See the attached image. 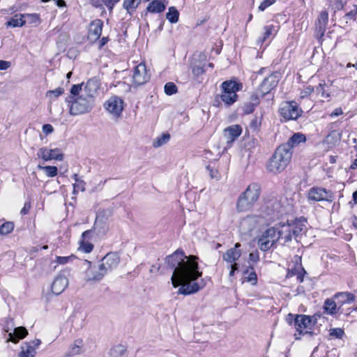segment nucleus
I'll return each instance as SVG.
<instances>
[{
  "label": "nucleus",
  "instance_id": "obj_38",
  "mask_svg": "<svg viewBox=\"0 0 357 357\" xmlns=\"http://www.w3.org/2000/svg\"><path fill=\"white\" fill-rule=\"evenodd\" d=\"M170 139V135L168 133H163L158 136L153 142V146L155 148H158L168 142Z\"/></svg>",
  "mask_w": 357,
  "mask_h": 357
},
{
  "label": "nucleus",
  "instance_id": "obj_39",
  "mask_svg": "<svg viewBox=\"0 0 357 357\" xmlns=\"http://www.w3.org/2000/svg\"><path fill=\"white\" fill-rule=\"evenodd\" d=\"M24 19L26 20V22L37 26L40 24V16L38 14H24Z\"/></svg>",
  "mask_w": 357,
  "mask_h": 357
},
{
  "label": "nucleus",
  "instance_id": "obj_41",
  "mask_svg": "<svg viewBox=\"0 0 357 357\" xmlns=\"http://www.w3.org/2000/svg\"><path fill=\"white\" fill-rule=\"evenodd\" d=\"M14 229V224L12 222H6L0 226V234H8Z\"/></svg>",
  "mask_w": 357,
  "mask_h": 357
},
{
  "label": "nucleus",
  "instance_id": "obj_20",
  "mask_svg": "<svg viewBox=\"0 0 357 357\" xmlns=\"http://www.w3.org/2000/svg\"><path fill=\"white\" fill-rule=\"evenodd\" d=\"M242 128L239 125H232L224 130V137L228 144L233 143L241 134Z\"/></svg>",
  "mask_w": 357,
  "mask_h": 357
},
{
  "label": "nucleus",
  "instance_id": "obj_34",
  "mask_svg": "<svg viewBox=\"0 0 357 357\" xmlns=\"http://www.w3.org/2000/svg\"><path fill=\"white\" fill-rule=\"evenodd\" d=\"M306 271L303 267L300 266L298 268H295L294 270L289 271L287 274V276H293L296 275V280L298 282L301 283L304 280V276L306 274Z\"/></svg>",
  "mask_w": 357,
  "mask_h": 357
},
{
  "label": "nucleus",
  "instance_id": "obj_30",
  "mask_svg": "<svg viewBox=\"0 0 357 357\" xmlns=\"http://www.w3.org/2000/svg\"><path fill=\"white\" fill-rule=\"evenodd\" d=\"M25 23L26 20L24 19V14H15L6 23V26L7 27H21Z\"/></svg>",
  "mask_w": 357,
  "mask_h": 357
},
{
  "label": "nucleus",
  "instance_id": "obj_8",
  "mask_svg": "<svg viewBox=\"0 0 357 357\" xmlns=\"http://www.w3.org/2000/svg\"><path fill=\"white\" fill-rule=\"evenodd\" d=\"M279 113L284 121L296 120L301 116L303 110L295 101H284L280 105Z\"/></svg>",
  "mask_w": 357,
  "mask_h": 357
},
{
  "label": "nucleus",
  "instance_id": "obj_29",
  "mask_svg": "<svg viewBox=\"0 0 357 357\" xmlns=\"http://www.w3.org/2000/svg\"><path fill=\"white\" fill-rule=\"evenodd\" d=\"M166 6L162 2L153 0L148 4L146 10L151 13H160L163 12Z\"/></svg>",
  "mask_w": 357,
  "mask_h": 357
},
{
  "label": "nucleus",
  "instance_id": "obj_53",
  "mask_svg": "<svg viewBox=\"0 0 357 357\" xmlns=\"http://www.w3.org/2000/svg\"><path fill=\"white\" fill-rule=\"evenodd\" d=\"M314 89L312 86H307L303 91L301 92V98H304L308 96H310L313 91Z\"/></svg>",
  "mask_w": 357,
  "mask_h": 357
},
{
  "label": "nucleus",
  "instance_id": "obj_33",
  "mask_svg": "<svg viewBox=\"0 0 357 357\" xmlns=\"http://www.w3.org/2000/svg\"><path fill=\"white\" fill-rule=\"evenodd\" d=\"M334 297L336 298H340L339 302L342 304L351 303L355 301V296L348 291L337 293L335 294Z\"/></svg>",
  "mask_w": 357,
  "mask_h": 357
},
{
  "label": "nucleus",
  "instance_id": "obj_46",
  "mask_svg": "<svg viewBox=\"0 0 357 357\" xmlns=\"http://www.w3.org/2000/svg\"><path fill=\"white\" fill-rule=\"evenodd\" d=\"M326 83L324 82L323 83H320L319 86L316 87V92L318 95H320L321 98H328L330 96L329 93H326L324 90V86Z\"/></svg>",
  "mask_w": 357,
  "mask_h": 357
},
{
  "label": "nucleus",
  "instance_id": "obj_64",
  "mask_svg": "<svg viewBox=\"0 0 357 357\" xmlns=\"http://www.w3.org/2000/svg\"><path fill=\"white\" fill-rule=\"evenodd\" d=\"M294 318H295V316L294 314L289 313L286 318V321L288 324L291 325L293 323L294 324Z\"/></svg>",
  "mask_w": 357,
  "mask_h": 357
},
{
  "label": "nucleus",
  "instance_id": "obj_40",
  "mask_svg": "<svg viewBox=\"0 0 357 357\" xmlns=\"http://www.w3.org/2000/svg\"><path fill=\"white\" fill-rule=\"evenodd\" d=\"M79 249L85 253H90L93 249V245L86 240H80Z\"/></svg>",
  "mask_w": 357,
  "mask_h": 357
},
{
  "label": "nucleus",
  "instance_id": "obj_22",
  "mask_svg": "<svg viewBox=\"0 0 357 357\" xmlns=\"http://www.w3.org/2000/svg\"><path fill=\"white\" fill-rule=\"evenodd\" d=\"M240 247L241 244L236 243L234 248L227 250L222 255L223 260L229 264L236 261L241 255V251L239 249Z\"/></svg>",
  "mask_w": 357,
  "mask_h": 357
},
{
  "label": "nucleus",
  "instance_id": "obj_5",
  "mask_svg": "<svg viewBox=\"0 0 357 357\" xmlns=\"http://www.w3.org/2000/svg\"><path fill=\"white\" fill-rule=\"evenodd\" d=\"M221 87L222 93L216 98L220 97L227 106H230L237 100L236 93L242 89V84L233 80H227L222 83Z\"/></svg>",
  "mask_w": 357,
  "mask_h": 357
},
{
  "label": "nucleus",
  "instance_id": "obj_49",
  "mask_svg": "<svg viewBox=\"0 0 357 357\" xmlns=\"http://www.w3.org/2000/svg\"><path fill=\"white\" fill-rule=\"evenodd\" d=\"M206 170L208 172L210 177L218 180L220 178V174L217 169H213L211 165L206 167Z\"/></svg>",
  "mask_w": 357,
  "mask_h": 357
},
{
  "label": "nucleus",
  "instance_id": "obj_16",
  "mask_svg": "<svg viewBox=\"0 0 357 357\" xmlns=\"http://www.w3.org/2000/svg\"><path fill=\"white\" fill-rule=\"evenodd\" d=\"M132 79L134 83L137 85H142L149 80L150 75L147 73L144 63H140L137 66H135Z\"/></svg>",
  "mask_w": 357,
  "mask_h": 357
},
{
  "label": "nucleus",
  "instance_id": "obj_59",
  "mask_svg": "<svg viewBox=\"0 0 357 357\" xmlns=\"http://www.w3.org/2000/svg\"><path fill=\"white\" fill-rule=\"evenodd\" d=\"M53 130V127L50 124H45L43 126V132L46 135L52 133Z\"/></svg>",
  "mask_w": 357,
  "mask_h": 357
},
{
  "label": "nucleus",
  "instance_id": "obj_12",
  "mask_svg": "<svg viewBox=\"0 0 357 357\" xmlns=\"http://www.w3.org/2000/svg\"><path fill=\"white\" fill-rule=\"evenodd\" d=\"M38 158H42L45 161L56 160L62 161L63 160V154L59 149H49L47 147L40 148L37 154Z\"/></svg>",
  "mask_w": 357,
  "mask_h": 357
},
{
  "label": "nucleus",
  "instance_id": "obj_6",
  "mask_svg": "<svg viewBox=\"0 0 357 357\" xmlns=\"http://www.w3.org/2000/svg\"><path fill=\"white\" fill-rule=\"evenodd\" d=\"M71 102L69 112L73 116H77L89 113L94 106V99L81 95L74 100H68Z\"/></svg>",
  "mask_w": 357,
  "mask_h": 357
},
{
  "label": "nucleus",
  "instance_id": "obj_44",
  "mask_svg": "<svg viewBox=\"0 0 357 357\" xmlns=\"http://www.w3.org/2000/svg\"><path fill=\"white\" fill-rule=\"evenodd\" d=\"M261 116H255L250 123V128L255 131L259 130L261 124Z\"/></svg>",
  "mask_w": 357,
  "mask_h": 357
},
{
  "label": "nucleus",
  "instance_id": "obj_62",
  "mask_svg": "<svg viewBox=\"0 0 357 357\" xmlns=\"http://www.w3.org/2000/svg\"><path fill=\"white\" fill-rule=\"evenodd\" d=\"M93 231L91 229L86 230L84 231L82 234V239L81 240H86L89 239L91 238V235L92 234Z\"/></svg>",
  "mask_w": 357,
  "mask_h": 357
},
{
  "label": "nucleus",
  "instance_id": "obj_45",
  "mask_svg": "<svg viewBox=\"0 0 357 357\" xmlns=\"http://www.w3.org/2000/svg\"><path fill=\"white\" fill-rule=\"evenodd\" d=\"M86 183L80 179L73 184V194H76L78 191L84 192L85 190Z\"/></svg>",
  "mask_w": 357,
  "mask_h": 357
},
{
  "label": "nucleus",
  "instance_id": "obj_21",
  "mask_svg": "<svg viewBox=\"0 0 357 357\" xmlns=\"http://www.w3.org/2000/svg\"><path fill=\"white\" fill-rule=\"evenodd\" d=\"M103 22L101 20H95L91 22L89 29V38L91 40H98L102 33Z\"/></svg>",
  "mask_w": 357,
  "mask_h": 357
},
{
  "label": "nucleus",
  "instance_id": "obj_37",
  "mask_svg": "<svg viewBox=\"0 0 357 357\" xmlns=\"http://www.w3.org/2000/svg\"><path fill=\"white\" fill-rule=\"evenodd\" d=\"M37 168L43 170L48 177H54L58 174V168L56 166H42L38 165Z\"/></svg>",
  "mask_w": 357,
  "mask_h": 357
},
{
  "label": "nucleus",
  "instance_id": "obj_58",
  "mask_svg": "<svg viewBox=\"0 0 357 357\" xmlns=\"http://www.w3.org/2000/svg\"><path fill=\"white\" fill-rule=\"evenodd\" d=\"M255 106L250 102L245 104L244 106V112L245 114H251L255 110Z\"/></svg>",
  "mask_w": 357,
  "mask_h": 357
},
{
  "label": "nucleus",
  "instance_id": "obj_52",
  "mask_svg": "<svg viewBox=\"0 0 357 357\" xmlns=\"http://www.w3.org/2000/svg\"><path fill=\"white\" fill-rule=\"evenodd\" d=\"M357 16V8L356 5L354 6V9L345 14L346 19L356 20Z\"/></svg>",
  "mask_w": 357,
  "mask_h": 357
},
{
  "label": "nucleus",
  "instance_id": "obj_55",
  "mask_svg": "<svg viewBox=\"0 0 357 357\" xmlns=\"http://www.w3.org/2000/svg\"><path fill=\"white\" fill-rule=\"evenodd\" d=\"M259 260V255L258 251L250 253L249 261L252 263H257Z\"/></svg>",
  "mask_w": 357,
  "mask_h": 357
},
{
  "label": "nucleus",
  "instance_id": "obj_31",
  "mask_svg": "<svg viewBox=\"0 0 357 357\" xmlns=\"http://www.w3.org/2000/svg\"><path fill=\"white\" fill-rule=\"evenodd\" d=\"M324 312L334 315L337 312V304L332 298H327L324 305Z\"/></svg>",
  "mask_w": 357,
  "mask_h": 357
},
{
  "label": "nucleus",
  "instance_id": "obj_32",
  "mask_svg": "<svg viewBox=\"0 0 357 357\" xmlns=\"http://www.w3.org/2000/svg\"><path fill=\"white\" fill-rule=\"evenodd\" d=\"M244 279L247 282H251L252 284H257V274L254 270V268L252 266H249L244 271H243Z\"/></svg>",
  "mask_w": 357,
  "mask_h": 357
},
{
  "label": "nucleus",
  "instance_id": "obj_7",
  "mask_svg": "<svg viewBox=\"0 0 357 357\" xmlns=\"http://www.w3.org/2000/svg\"><path fill=\"white\" fill-rule=\"evenodd\" d=\"M278 241L277 227H275L266 229L257 238V245L263 252H266L273 248H275Z\"/></svg>",
  "mask_w": 357,
  "mask_h": 357
},
{
  "label": "nucleus",
  "instance_id": "obj_28",
  "mask_svg": "<svg viewBox=\"0 0 357 357\" xmlns=\"http://www.w3.org/2000/svg\"><path fill=\"white\" fill-rule=\"evenodd\" d=\"M306 140L305 136L303 134L300 132H297L294 134L287 141V143L283 144L282 145H288L289 151H292L291 149L293 147L298 145L301 142H305Z\"/></svg>",
  "mask_w": 357,
  "mask_h": 357
},
{
  "label": "nucleus",
  "instance_id": "obj_42",
  "mask_svg": "<svg viewBox=\"0 0 357 357\" xmlns=\"http://www.w3.org/2000/svg\"><path fill=\"white\" fill-rule=\"evenodd\" d=\"M264 33L262 38H259V41L260 43H264L266 40L271 36L273 35V32L274 31V26L272 25L270 26H266L264 28Z\"/></svg>",
  "mask_w": 357,
  "mask_h": 357
},
{
  "label": "nucleus",
  "instance_id": "obj_61",
  "mask_svg": "<svg viewBox=\"0 0 357 357\" xmlns=\"http://www.w3.org/2000/svg\"><path fill=\"white\" fill-rule=\"evenodd\" d=\"M10 66V61L0 60V70H7Z\"/></svg>",
  "mask_w": 357,
  "mask_h": 357
},
{
  "label": "nucleus",
  "instance_id": "obj_50",
  "mask_svg": "<svg viewBox=\"0 0 357 357\" xmlns=\"http://www.w3.org/2000/svg\"><path fill=\"white\" fill-rule=\"evenodd\" d=\"M64 92V89L61 87L56 88L54 90H50L47 92V96H54L55 98L59 97Z\"/></svg>",
  "mask_w": 357,
  "mask_h": 357
},
{
  "label": "nucleus",
  "instance_id": "obj_24",
  "mask_svg": "<svg viewBox=\"0 0 357 357\" xmlns=\"http://www.w3.org/2000/svg\"><path fill=\"white\" fill-rule=\"evenodd\" d=\"M28 335L27 329L24 326L16 327L13 333H8L7 342H12L17 344L20 340L26 337Z\"/></svg>",
  "mask_w": 357,
  "mask_h": 357
},
{
  "label": "nucleus",
  "instance_id": "obj_9",
  "mask_svg": "<svg viewBox=\"0 0 357 357\" xmlns=\"http://www.w3.org/2000/svg\"><path fill=\"white\" fill-rule=\"evenodd\" d=\"M307 199L310 202H333L334 194L330 190L321 187H312L307 191Z\"/></svg>",
  "mask_w": 357,
  "mask_h": 357
},
{
  "label": "nucleus",
  "instance_id": "obj_25",
  "mask_svg": "<svg viewBox=\"0 0 357 357\" xmlns=\"http://www.w3.org/2000/svg\"><path fill=\"white\" fill-rule=\"evenodd\" d=\"M85 351L84 348L83 341L82 339H77L74 341L73 344L69 347L68 351L66 354V357H71L75 355H79Z\"/></svg>",
  "mask_w": 357,
  "mask_h": 357
},
{
  "label": "nucleus",
  "instance_id": "obj_19",
  "mask_svg": "<svg viewBox=\"0 0 357 357\" xmlns=\"http://www.w3.org/2000/svg\"><path fill=\"white\" fill-rule=\"evenodd\" d=\"M312 319L310 316L305 314H296L294 318V327L296 331L301 335L303 334V331L311 329Z\"/></svg>",
  "mask_w": 357,
  "mask_h": 357
},
{
  "label": "nucleus",
  "instance_id": "obj_51",
  "mask_svg": "<svg viewBox=\"0 0 357 357\" xmlns=\"http://www.w3.org/2000/svg\"><path fill=\"white\" fill-rule=\"evenodd\" d=\"M276 0H264L259 6V11H264L265 9L273 5Z\"/></svg>",
  "mask_w": 357,
  "mask_h": 357
},
{
  "label": "nucleus",
  "instance_id": "obj_1",
  "mask_svg": "<svg viewBox=\"0 0 357 357\" xmlns=\"http://www.w3.org/2000/svg\"><path fill=\"white\" fill-rule=\"evenodd\" d=\"M198 257L195 255L186 256L181 250H176L165 258L169 267L174 269L171 278L174 287L181 286L178 294L190 295L197 292L205 286L203 280L197 281L202 275L199 271Z\"/></svg>",
  "mask_w": 357,
  "mask_h": 357
},
{
  "label": "nucleus",
  "instance_id": "obj_56",
  "mask_svg": "<svg viewBox=\"0 0 357 357\" xmlns=\"http://www.w3.org/2000/svg\"><path fill=\"white\" fill-rule=\"evenodd\" d=\"M82 84L73 85V86L71 87V89H70V93L73 96H76V95L79 94V91L82 89Z\"/></svg>",
  "mask_w": 357,
  "mask_h": 357
},
{
  "label": "nucleus",
  "instance_id": "obj_60",
  "mask_svg": "<svg viewBox=\"0 0 357 357\" xmlns=\"http://www.w3.org/2000/svg\"><path fill=\"white\" fill-rule=\"evenodd\" d=\"M343 114V111L341 107L335 108L333 112L330 114L331 117L338 116Z\"/></svg>",
  "mask_w": 357,
  "mask_h": 357
},
{
  "label": "nucleus",
  "instance_id": "obj_10",
  "mask_svg": "<svg viewBox=\"0 0 357 357\" xmlns=\"http://www.w3.org/2000/svg\"><path fill=\"white\" fill-rule=\"evenodd\" d=\"M263 211L271 216H278L282 213L284 209L282 206L280 199L274 196L268 197L264 202Z\"/></svg>",
  "mask_w": 357,
  "mask_h": 357
},
{
  "label": "nucleus",
  "instance_id": "obj_48",
  "mask_svg": "<svg viewBox=\"0 0 357 357\" xmlns=\"http://www.w3.org/2000/svg\"><path fill=\"white\" fill-rule=\"evenodd\" d=\"M75 258V257L73 255H71L68 257H57L56 262L59 264H66L68 263L69 261H73V259Z\"/></svg>",
  "mask_w": 357,
  "mask_h": 357
},
{
  "label": "nucleus",
  "instance_id": "obj_2",
  "mask_svg": "<svg viewBox=\"0 0 357 357\" xmlns=\"http://www.w3.org/2000/svg\"><path fill=\"white\" fill-rule=\"evenodd\" d=\"M288 149V145H280L276 149L266 164L268 172L277 174L287 168L292 157V151H289Z\"/></svg>",
  "mask_w": 357,
  "mask_h": 357
},
{
  "label": "nucleus",
  "instance_id": "obj_43",
  "mask_svg": "<svg viewBox=\"0 0 357 357\" xmlns=\"http://www.w3.org/2000/svg\"><path fill=\"white\" fill-rule=\"evenodd\" d=\"M164 89L165 93L168 96H172L177 92V87L176 84L173 82L166 83Z\"/></svg>",
  "mask_w": 357,
  "mask_h": 357
},
{
  "label": "nucleus",
  "instance_id": "obj_13",
  "mask_svg": "<svg viewBox=\"0 0 357 357\" xmlns=\"http://www.w3.org/2000/svg\"><path fill=\"white\" fill-rule=\"evenodd\" d=\"M120 263V257L115 252L107 253L101 261V266L105 270L106 273L117 268Z\"/></svg>",
  "mask_w": 357,
  "mask_h": 357
},
{
  "label": "nucleus",
  "instance_id": "obj_14",
  "mask_svg": "<svg viewBox=\"0 0 357 357\" xmlns=\"http://www.w3.org/2000/svg\"><path fill=\"white\" fill-rule=\"evenodd\" d=\"M66 271H61L54 279L52 284V291L56 294H61L68 285V280Z\"/></svg>",
  "mask_w": 357,
  "mask_h": 357
},
{
  "label": "nucleus",
  "instance_id": "obj_15",
  "mask_svg": "<svg viewBox=\"0 0 357 357\" xmlns=\"http://www.w3.org/2000/svg\"><path fill=\"white\" fill-rule=\"evenodd\" d=\"M89 264L88 271L86 273V280L88 281H100L107 274L105 270L101 266V264L98 266H91V262L86 261Z\"/></svg>",
  "mask_w": 357,
  "mask_h": 357
},
{
  "label": "nucleus",
  "instance_id": "obj_47",
  "mask_svg": "<svg viewBox=\"0 0 357 357\" xmlns=\"http://www.w3.org/2000/svg\"><path fill=\"white\" fill-rule=\"evenodd\" d=\"M329 332L330 336L339 339H341L343 337V335L344 334V331L340 328H332L329 331Z\"/></svg>",
  "mask_w": 357,
  "mask_h": 357
},
{
  "label": "nucleus",
  "instance_id": "obj_36",
  "mask_svg": "<svg viewBox=\"0 0 357 357\" xmlns=\"http://www.w3.org/2000/svg\"><path fill=\"white\" fill-rule=\"evenodd\" d=\"M142 0H124L123 8L131 14L135 10Z\"/></svg>",
  "mask_w": 357,
  "mask_h": 357
},
{
  "label": "nucleus",
  "instance_id": "obj_63",
  "mask_svg": "<svg viewBox=\"0 0 357 357\" xmlns=\"http://www.w3.org/2000/svg\"><path fill=\"white\" fill-rule=\"evenodd\" d=\"M30 209V204L25 203L24 207L22 208L20 213L22 215H26Z\"/></svg>",
  "mask_w": 357,
  "mask_h": 357
},
{
  "label": "nucleus",
  "instance_id": "obj_17",
  "mask_svg": "<svg viewBox=\"0 0 357 357\" xmlns=\"http://www.w3.org/2000/svg\"><path fill=\"white\" fill-rule=\"evenodd\" d=\"M41 344L39 339L24 342L21 347V351L18 354V357H34L36 354V349Z\"/></svg>",
  "mask_w": 357,
  "mask_h": 357
},
{
  "label": "nucleus",
  "instance_id": "obj_4",
  "mask_svg": "<svg viewBox=\"0 0 357 357\" xmlns=\"http://www.w3.org/2000/svg\"><path fill=\"white\" fill-rule=\"evenodd\" d=\"M304 228L305 225L301 221L280 225V227L277 228L278 241H282V245H284L291 241L293 237L298 241V238Z\"/></svg>",
  "mask_w": 357,
  "mask_h": 357
},
{
  "label": "nucleus",
  "instance_id": "obj_23",
  "mask_svg": "<svg viewBox=\"0 0 357 357\" xmlns=\"http://www.w3.org/2000/svg\"><path fill=\"white\" fill-rule=\"evenodd\" d=\"M328 20V14L326 11H321L318 16L316 22V31L322 37L326 31V25Z\"/></svg>",
  "mask_w": 357,
  "mask_h": 357
},
{
  "label": "nucleus",
  "instance_id": "obj_11",
  "mask_svg": "<svg viewBox=\"0 0 357 357\" xmlns=\"http://www.w3.org/2000/svg\"><path fill=\"white\" fill-rule=\"evenodd\" d=\"M279 82L278 73H272L264 79L258 87V93L261 97L269 93L274 88H275Z\"/></svg>",
  "mask_w": 357,
  "mask_h": 357
},
{
  "label": "nucleus",
  "instance_id": "obj_18",
  "mask_svg": "<svg viewBox=\"0 0 357 357\" xmlns=\"http://www.w3.org/2000/svg\"><path fill=\"white\" fill-rule=\"evenodd\" d=\"M123 101L118 97L109 98L105 104L106 109L115 116H119L123 111Z\"/></svg>",
  "mask_w": 357,
  "mask_h": 357
},
{
  "label": "nucleus",
  "instance_id": "obj_27",
  "mask_svg": "<svg viewBox=\"0 0 357 357\" xmlns=\"http://www.w3.org/2000/svg\"><path fill=\"white\" fill-rule=\"evenodd\" d=\"M99 88V84L97 79H90L87 81L84 86V91L86 97L93 98L97 90Z\"/></svg>",
  "mask_w": 357,
  "mask_h": 357
},
{
  "label": "nucleus",
  "instance_id": "obj_35",
  "mask_svg": "<svg viewBox=\"0 0 357 357\" xmlns=\"http://www.w3.org/2000/svg\"><path fill=\"white\" fill-rule=\"evenodd\" d=\"M179 13L174 6L169 8V10L166 14V18L170 23H176L178 20Z\"/></svg>",
  "mask_w": 357,
  "mask_h": 357
},
{
  "label": "nucleus",
  "instance_id": "obj_3",
  "mask_svg": "<svg viewBox=\"0 0 357 357\" xmlns=\"http://www.w3.org/2000/svg\"><path fill=\"white\" fill-rule=\"evenodd\" d=\"M261 194V187L257 183L250 184L245 190L241 193L236 201L237 212H248L250 211L258 201Z\"/></svg>",
  "mask_w": 357,
  "mask_h": 357
},
{
  "label": "nucleus",
  "instance_id": "obj_54",
  "mask_svg": "<svg viewBox=\"0 0 357 357\" xmlns=\"http://www.w3.org/2000/svg\"><path fill=\"white\" fill-rule=\"evenodd\" d=\"M259 96L260 93H258V89H257L255 93L251 96L250 102L255 107L257 106L259 104Z\"/></svg>",
  "mask_w": 357,
  "mask_h": 357
},
{
  "label": "nucleus",
  "instance_id": "obj_26",
  "mask_svg": "<svg viewBox=\"0 0 357 357\" xmlns=\"http://www.w3.org/2000/svg\"><path fill=\"white\" fill-rule=\"evenodd\" d=\"M257 222L256 216L248 215L241 220L240 226L244 232H249L255 229Z\"/></svg>",
  "mask_w": 357,
  "mask_h": 357
},
{
  "label": "nucleus",
  "instance_id": "obj_57",
  "mask_svg": "<svg viewBox=\"0 0 357 357\" xmlns=\"http://www.w3.org/2000/svg\"><path fill=\"white\" fill-rule=\"evenodd\" d=\"M119 0H102L103 3L109 9L112 10L114 6L119 1Z\"/></svg>",
  "mask_w": 357,
  "mask_h": 357
}]
</instances>
